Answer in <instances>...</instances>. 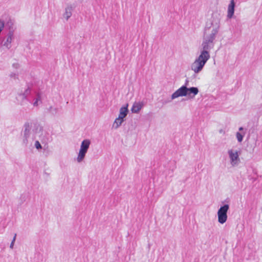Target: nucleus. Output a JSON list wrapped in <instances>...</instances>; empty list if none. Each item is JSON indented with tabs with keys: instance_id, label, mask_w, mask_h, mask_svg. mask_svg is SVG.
<instances>
[{
	"instance_id": "obj_17",
	"label": "nucleus",
	"mask_w": 262,
	"mask_h": 262,
	"mask_svg": "<svg viewBox=\"0 0 262 262\" xmlns=\"http://www.w3.org/2000/svg\"><path fill=\"white\" fill-rule=\"evenodd\" d=\"M35 147L37 149H41V145H40V143L39 142V141H36L35 143Z\"/></svg>"
},
{
	"instance_id": "obj_21",
	"label": "nucleus",
	"mask_w": 262,
	"mask_h": 262,
	"mask_svg": "<svg viewBox=\"0 0 262 262\" xmlns=\"http://www.w3.org/2000/svg\"><path fill=\"white\" fill-rule=\"evenodd\" d=\"M238 129H239V132H243L244 128L243 127H240Z\"/></svg>"
},
{
	"instance_id": "obj_11",
	"label": "nucleus",
	"mask_w": 262,
	"mask_h": 262,
	"mask_svg": "<svg viewBox=\"0 0 262 262\" xmlns=\"http://www.w3.org/2000/svg\"><path fill=\"white\" fill-rule=\"evenodd\" d=\"M235 3L234 0H231L228 7L227 17L229 19L233 17L234 13Z\"/></svg>"
},
{
	"instance_id": "obj_9",
	"label": "nucleus",
	"mask_w": 262,
	"mask_h": 262,
	"mask_svg": "<svg viewBox=\"0 0 262 262\" xmlns=\"http://www.w3.org/2000/svg\"><path fill=\"white\" fill-rule=\"evenodd\" d=\"M73 7L68 5L66 7L64 12L62 14V19L68 21L72 15Z\"/></svg>"
},
{
	"instance_id": "obj_5",
	"label": "nucleus",
	"mask_w": 262,
	"mask_h": 262,
	"mask_svg": "<svg viewBox=\"0 0 262 262\" xmlns=\"http://www.w3.org/2000/svg\"><path fill=\"white\" fill-rule=\"evenodd\" d=\"M90 145L91 141L89 139H84L81 142L80 148L76 159L77 163H81L84 160Z\"/></svg>"
},
{
	"instance_id": "obj_10",
	"label": "nucleus",
	"mask_w": 262,
	"mask_h": 262,
	"mask_svg": "<svg viewBox=\"0 0 262 262\" xmlns=\"http://www.w3.org/2000/svg\"><path fill=\"white\" fill-rule=\"evenodd\" d=\"M144 106V103L141 101L135 102L131 108V112L134 114H138Z\"/></svg>"
},
{
	"instance_id": "obj_15",
	"label": "nucleus",
	"mask_w": 262,
	"mask_h": 262,
	"mask_svg": "<svg viewBox=\"0 0 262 262\" xmlns=\"http://www.w3.org/2000/svg\"><path fill=\"white\" fill-rule=\"evenodd\" d=\"M257 139L256 138L253 143H248L247 145L248 148L250 150L253 151L257 146Z\"/></svg>"
},
{
	"instance_id": "obj_3",
	"label": "nucleus",
	"mask_w": 262,
	"mask_h": 262,
	"mask_svg": "<svg viewBox=\"0 0 262 262\" xmlns=\"http://www.w3.org/2000/svg\"><path fill=\"white\" fill-rule=\"evenodd\" d=\"M215 36L210 35L206 36L202 43V50L200 54L202 55L210 58V55L209 51L213 49L214 47L213 41Z\"/></svg>"
},
{
	"instance_id": "obj_2",
	"label": "nucleus",
	"mask_w": 262,
	"mask_h": 262,
	"mask_svg": "<svg viewBox=\"0 0 262 262\" xmlns=\"http://www.w3.org/2000/svg\"><path fill=\"white\" fill-rule=\"evenodd\" d=\"M227 153L230 165L232 167L237 166L241 162V150L232 147L228 149Z\"/></svg>"
},
{
	"instance_id": "obj_12",
	"label": "nucleus",
	"mask_w": 262,
	"mask_h": 262,
	"mask_svg": "<svg viewBox=\"0 0 262 262\" xmlns=\"http://www.w3.org/2000/svg\"><path fill=\"white\" fill-rule=\"evenodd\" d=\"M124 121V120L116 117L112 123V128L117 129L122 125Z\"/></svg>"
},
{
	"instance_id": "obj_1",
	"label": "nucleus",
	"mask_w": 262,
	"mask_h": 262,
	"mask_svg": "<svg viewBox=\"0 0 262 262\" xmlns=\"http://www.w3.org/2000/svg\"><path fill=\"white\" fill-rule=\"evenodd\" d=\"M199 90L196 87H187V83L182 85L173 92L171 95V99L174 100L179 97H187L193 99L199 94Z\"/></svg>"
},
{
	"instance_id": "obj_16",
	"label": "nucleus",
	"mask_w": 262,
	"mask_h": 262,
	"mask_svg": "<svg viewBox=\"0 0 262 262\" xmlns=\"http://www.w3.org/2000/svg\"><path fill=\"white\" fill-rule=\"evenodd\" d=\"M11 41L12 37L11 36H9L7 38L6 41L4 43V46H6L7 48H9Z\"/></svg>"
},
{
	"instance_id": "obj_22",
	"label": "nucleus",
	"mask_w": 262,
	"mask_h": 262,
	"mask_svg": "<svg viewBox=\"0 0 262 262\" xmlns=\"http://www.w3.org/2000/svg\"><path fill=\"white\" fill-rule=\"evenodd\" d=\"M219 133H220V134H225V131H224V130H223V129H220V130H219Z\"/></svg>"
},
{
	"instance_id": "obj_4",
	"label": "nucleus",
	"mask_w": 262,
	"mask_h": 262,
	"mask_svg": "<svg viewBox=\"0 0 262 262\" xmlns=\"http://www.w3.org/2000/svg\"><path fill=\"white\" fill-rule=\"evenodd\" d=\"M209 59V58L205 57V56L200 54L191 64L190 69L191 71L194 74L200 73Z\"/></svg>"
},
{
	"instance_id": "obj_7",
	"label": "nucleus",
	"mask_w": 262,
	"mask_h": 262,
	"mask_svg": "<svg viewBox=\"0 0 262 262\" xmlns=\"http://www.w3.org/2000/svg\"><path fill=\"white\" fill-rule=\"evenodd\" d=\"M219 27L220 19L219 18L213 19L212 20L209 21L207 23V31H211L212 34L211 35H215L218 32Z\"/></svg>"
},
{
	"instance_id": "obj_13",
	"label": "nucleus",
	"mask_w": 262,
	"mask_h": 262,
	"mask_svg": "<svg viewBox=\"0 0 262 262\" xmlns=\"http://www.w3.org/2000/svg\"><path fill=\"white\" fill-rule=\"evenodd\" d=\"M25 129L24 131L25 136L26 137H28L30 134H31L32 129V126L28 124H25Z\"/></svg>"
},
{
	"instance_id": "obj_19",
	"label": "nucleus",
	"mask_w": 262,
	"mask_h": 262,
	"mask_svg": "<svg viewBox=\"0 0 262 262\" xmlns=\"http://www.w3.org/2000/svg\"><path fill=\"white\" fill-rule=\"evenodd\" d=\"M29 93H30V90L29 89H27L25 90L23 95H25V96H26L29 94Z\"/></svg>"
},
{
	"instance_id": "obj_18",
	"label": "nucleus",
	"mask_w": 262,
	"mask_h": 262,
	"mask_svg": "<svg viewBox=\"0 0 262 262\" xmlns=\"http://www.w3.org/2000/svg\"><path fill=\"white\" fill-rule=\"evenodd\" d=\"M39 102L40 99L39 98H37L33 103L34 106H38Z\"/></svg>"
},
{
	"instance_id": "obj_8",
	"label": "nucleus",
	"mask_w": 262,
	"mask_h": 262,
	"mask_svg": "<svg viewBox=\"0 0 262 262\" xmlns=\"http://www.w3.org/2000/svg\"><path fill=\"white\" fill-rule=\"evenodd\" d=\"M128 104H126L122 106L119 108V114H118L117 118L121 119L125 121V118L128 114Z\"/></svg>"
},
{
	"instance_id": "obj_20",
	"label": "nucleus",
	"mask_w": 262,
	"mask_h": 262,
	"mask_svg": "<svg viewBox=\"0 0 262 262\" xmlns=\"http://www.w3.org/2000/svg\"><path fill=\"white\" fill-rule=\"evenodd\" d=\"M15 240V236L14 237V238H13V241H12V243H11V244L10 245V248H13L14 242Z\"/></svg>"
},
{
	"instance_id": "obj_14",
	"label": "nucleus",
	"mask_w": 262,
	"mask_h": 262,
	"mask_svg": "<svg viewBox=\"0 0 262 262\" xmlns=\"http://www.w3.org/2000/svg\"><path fill=\"white\" fill-rule=\"evenodd\" d=\"M245 134H246L245 132H237L236 133V134H235L236 138L238 142L241 143L243 141V138L245 135Z\"/></svg>"
},
{
	"instance_id": "obj_6",
	"label": "nucleus",
	"mask_w": 262,
	"mask_h": 262,
	"mask_svg": "<svg viewBox=\"0 0 262 262\" xmlns=\"http://www.w3.org/2000/svg\"><path fill=\"white\" fill-rule=\"evenodd\" d=\"M229 209V206L225 204L220 207L217 212V221L221 224H224L227 220V212Z\"/></svg>"
}]
</instances>
